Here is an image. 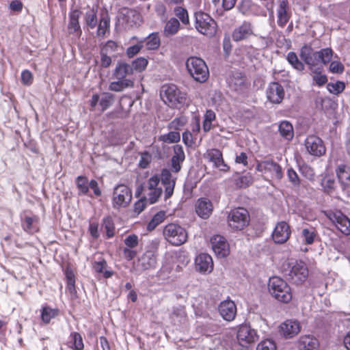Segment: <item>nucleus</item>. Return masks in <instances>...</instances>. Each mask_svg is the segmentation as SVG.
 <instances>
[{
	"label": "nucleus",
	"instance_id": "37",
	"mask_svg": "<svg viewBox=\"0 0 350 350\" xmlns=\"http://www.w3.org/2000/svg\"><path fill=\"white\" fill-rule=\"evenodd\" d=\"M98 8H92L88 10L84 15V23L88 29H94L98 23Z\"/></svg>",
	"mask_w": 350,
	"mask_h": 350
},
{
	"label": "nucleus",
	"instance_id": "50",
	"mask_svg": "<svg viewBox=\"0 0 350 350\" xmlns=\"http://www.w3.org/2000/svg\"><path fill=\"white\" fill-rule=\"evenodd\" d=\"M321 186L323 191L329 194L332 193L335 188V181L332 177L326 176L321 180Z\"/></svg>",
	"mask_w": 350,
	"mask_h": 350
},
{
	"label": "nucleus",
	"instance_id": "32",
	"mask_svg": "<svg viewBox=\"0 0 350 350\" xmlns=\"http://www.w3.org/2000/svg\"><path fill=\"white\" fill-rule=\"evenodd\" d=\"M319 343L318 340L311 336H303L298 341L299 350H319Z\"/></svg>",
	"mask_w": 350,
	"mask_h": 350
},
{
	"label": "nucleus",
	"instance_id": "11",
	"mask_svg": "<svg viewBox=\"0 0 350 350\" xmlns=\"http://www.w3.org/2000/svg\"><path fill=\"white\" fill-rule=\"evenodd\" d=\"M132 200V191L125 185H118L113 192L112 203L115 208L126 207Z\"/></svg>",
	"mask_w": 350,
	"mask_h": 350
},
{
	"label": "nucleus",
	"instance_id": "39",
	"mask_svg": "<svg viewBox=\"0 0 350 350\" xmlns=\"http://www.w3.org/2000/svg\"><path fill=\"white\" fill-rule=\"evenodd\" d=\"M59 314V310L57 308H51L45 306L41 310V319L45 324H49L52 319H54Z\"/></svg>",
	"mask_w": 350,
	"mask_h": 350
},
{
	"label": "nucleus",
	"instance_id": "4",
	"mask_svg": "<svg viewBox=\"0 0 350 350\" xmlns=\"http://www.w3.org/2000/svg\"><path fill=\"white\" fill-rule=\"evenodd\" d=\"M185 66L188 73L196 81L204 83L209 77V70L204 59L196 56L187 58Z\"/></svg>",
	"mask_w": 350,
	"mask_h": 350
},
{
	"label": "nucleus",
	"instance_id": "5",
	"mask_svg": "<svg viewBox=\"0 0 350 350\" xmlns=\"http://www.w3.org/2000/svg\"><path fill=\"white\" fill-rule=\"evenodd\" d=\"M160 95L164 103L172 108H177L185 104L187 100V94L174 84L163 85Z\"/></svg>",
	"mask_w": 350,
	"mask_h": 350
},
{
	"label": "nucleus",
	"instance_id": "36",
	"mask_svg": "<svg viewBox=\"0 0 350 350\" xmlns=\"http://www.w3.org/2000/svg\"><path fill=\"white\" fill-rule=\"evenodd\" d=\"M179 21L176 18H171L164 26L163 33L165 37H170L175 35L180 29Z\"/></svg>",
	"mask_w": 350,
	"mask_h": 350
},
{
	"label": "nucleus",
	"instance_id": "29",
	"mask_svg": "<svg viewBox=\"0 0 350 350\" xmlns=\"http://www.w3.org/2000/svg\"><path fill=\"white\" fill-rule=\"evenodd\" d=\"M81 14V11L77 9L70 12L68 25V30L70 34L75 33L78 36H80L82 34V31L79 24Z\"/></svg>",
	"mask_w": 350,
	"mask_h": 350
},
{
	"label": "nucleus",
	"instance_id": "63",
	"mask_svg": "<svg viewBox=\"0 0 350 350\" xmlns=\"http://www.w3.org/2000/svg\"><path fill=\"white\" fill-rule=\"evenodd\" d=\"M160 182V177L157 174H154L148 180V189H161L160 187H158V185Z\"/></svg>",
	"mask_w": 350,
	"mask_h": 350
},
{
	"label": "nucleus",
	"instance_id": "57",
	"mask_svg": "<svg viewBox=\"0 0 350 350\" xmlns=\"http://www.w3.org/2000/svg\"><path fill=\"white\" fill-rule=\"evenodd\" d=\"M140 159L139 161V166L142 169L147 168L152 161V154L148 151L140 152Z\"/></svg>",
	"mask_w": 350,
	"mask_h": 350
},
{
	"label": "nucleus",
	"instance_id": "21",
	"mask_svg": "<svg viewBox=\"0 0 350 350\" xmlns=\"http://www.w3.org/2000/svg\"><path fill=\"white\" fill-rule=\"evenodd\" d=\"M254 35L253 27L250 22L244 21L236 27L232 33V38L234 42H241L248 39Z\"/></svg>",
	"mask_w": 350,
	"mask_h": 350
},
{
	"label": "nucleus",
	"instance_id": "24",
	"mask_svg": "<svg viewBox=\"0 0 350 350\" xmlns=\"http://www.w3.org/2000/svg\"><path fill=\"white\" fill-rule=\"evenodd\" d=\"M160 180L165 187L164 198L167 200L172 197L176 185V179L172 178L170 170L164 168L161 170Z\"/></svg>",
	"mask_w": 350,
	"mask_h": 350
},
{
	"label": "nucleus",
	"instance_id": "51",
	"mask_svg": "<svg viewBox=\"0 0 350 350\" xmlns=\"http://www.w3.org/2000/svg\"><path fill=\"white\" fill-rule=\"evenodd\" d=\"M345 89V84L344 82L338 81L336 83H329L327 84V90L329 92L334 94H338L342 93Z\"/></svg>",
	"mask_w": 350,
	"mask_h": 350
},
{
	"label": "nucleus",
	"instance_id": "44",
	"mask_svg": "<svg viewBox=\"0 0 350 350\" xmlns=\"http://www.w3.org/2000/svg\"><path fill=\"white\" fill-rule=\"evenodd\" d=\"M165 218V211H159L154 214L151 220L147 224V230L148 231H152L154 230L160 224H161Z\"/></svg>",
	"mask_w": 350,
	"mask_h": 350
},
{
	"label": "nucleus",
	"instance_id": "55",
	"mask_svg": "<svg viewBox=\"0 0 350 350\" xmlns=\"http://www.w3.org/2000/svg\"><path fill=\"white\" fill-rule=\"evenodd\" d=\"M143 46H144L143 41L142 40L139 41L137 44L131 46L126 49V55L129 58L133 57L135 55H136L141 51Z\"/></svg>",
	"mask_w": 350,
	"mask_h": 350
},
{
	"label": "nucleus",
	"instance_id": "54",
	"mask_svg": "<svg viewBox=\"0 0 350 350\" xmlns=\"http://www.w3.org/2000/svg\"><path fill=\"white\" fill-rule=\"evenodd\" d=\"M299 172L301 174L306 177L308 180H313L314 177V170L308 164L303 163L299 165Z\"/></svg>",
	"mask_w": 350,
	"mask_h": 350
},
{
	"label": "nucleus",
	"instance_id": "2",
	"mask_svg": "<svg viewBox=\"0 0 350 350\" xmlns=\"http://www.w3.org/2000/svg\"><path fill=\"white\" fill-rule=\"evenodd\" d=\"M300 57L307 64L310 70L321 62L323 64H328L333 55V51L329 48L323 49L319 51H315L312 46L305 44L300 49Z\"/></svg>",
	"mask_w": 350,
	"mask_h": 350
},
{
	"label": "nucleus",
	"instance_id": "48",
	"mask_svg": "<svg viewBox=\"0 0 350 350\" xmlns=\"http://www.w3.org/2000/svg\"><path fill=\"white\" fill-rule=\"evenodd\" d=\"M174 13L183 25H189V14L186 8L177 6L174 9Z\"/></svg>",
	"mask_w": 350,
	"mask_h": 350
},
{
	"label": "nucleus",
	"instance_id": "31",
	"mask_svg": "<svg viewBox=\"0 0 350 350\" xmlns=\"http://www.w3.org/2000/svg\"><path fill=\"white\" fill-rule=\"evenodd\" d=\"M110 17L107 14L100 16L99 22L97 23L96 36L105 38L110 34Z\"/></svg>",
	"mask_w": 350,
	"mask_h": 350
},
{
	"label": "nucleus",
	"instance_id": "7",
	"mask_svg": "<svg viewBox=\"0 0 350 350\" xmlns=\"http://www.w3.org/2000/svg\"><path fill=\"white\" fill-rule=\"evenodd\" d=\"M227 221L232 230L241 231L249 226L250 215L245 208L237 207L228 213Z\"/></svg>",
	"mask_w": 350,
	"mask_h": 350
},
{
	"label": "nucleus",
	"instance_id": "27",
	"mask_svg": "<svg viewBox=\"0 0 350 350\" xmlns=\"http://www.w3.org/2000/svg\"><path fill=\"white\" fill-rule=\"evenodd\" d=\"M300 332V325L297 321L287 320L280 326V332L285 338H291Z\"/></svg>",
	"mask_w": 350,
	"mask_h": 350
},
{
	"label": "nucleus",
	"instance_id": "23",
	"mask_svg": "<svg viewBox=\"0 0 350 350\" xmlns=\"http://www.w3.org/2000/svg\"><path fill=\"white\" fill-rule=\"evenodd\" d=\"M205 157L208 159L209 161L213 163L214 166L220 171L226 172L230 170V167L225 163L222 152L216 148L208 150Z\"/></svg>",
	"mask_w": 350,
	"mask_h": 350
},
{
	"label": "nucleus",
	"instance_id": "56",
	"mask_svg": "<svg viewBox=\"0 0 350 350\" xmlns=\"http://www.w3.org/2000/svg\"><path fill=\"white\" fill-rule=\"evenodd\" d=\"M314 72L312 76V79L314 81V83L319 86H323L327 82V77L325 75L321 73V71L317 70H312Z\"/></svg>",
	"mask_w": 350,
	"mask_h": 350
},
{
	"label": "nucleus",
	"instance_id": "18",
	"mask_svg": "<svg viewBox=\"0 0 350 350\" xmlns=\"http://www.w3.org/2000/svg\"><path fill=\"white\" fill-rule=\"evenodd\" d=\"M211 244L213 252L217 257L225 258L229 254V245L223 236H213L211 239Z\"/></svg>",
	"mask_w": 350,
	"mask_h": 350
},
{
	"label": "nucleus",
	"instance_id": "33",
	"mask_svg": "<svg viewBox=\"0 0 350 350\" xmlns=\"http://www.w3.org/2000/svg\"><path fill=\"white\" fill-rule=\"evenodd\" d=\"M336 173L339 183L344 189L350 186V167L345 164L339 165Z\"/></svg>",
	"mask_w": 350,
	"mask_h": 350
},
{
	"label": "nucleus",
	"instance_id": "53",
	"mask_svg": "<svg viewBox=\"0 0 350 350\" xmlns=\"http://www.w3.org/2000/svg\"><path fill=\"white\" fill-rule=\"evenodd\" d=\"M256 350H277V346L273 340L265 339L258 344Z\"/></svg>",
	"mask_w": 350,
	"mask_h": 350
},
{
	"label": "nucleus",
	"instance_id": "14",
	"mask_svg": "<svg viewBox=\"0 0 350 350\" xmlns=\"http://www.w3.org/2000/svg\"><path fill=\"white\" fill-rule=\"evenodd\" d=\"M304 145L308 153L312 156L321 157L326 152L323 140L315 135L307 136L304 141Z\"/></svg>",
	"mask_w": 350,
	"mask_h": 350
},
{
	"label": "nucleus",
	"instance_id": "30",
	"mask_svg": "<svg viewBox=\"0 0 350 350\" xmlns=\"http://www.w3.org/2000/svg\"><path fill=\"white\" fill-rule=\"evenodd\" d=\"M39 221L40 219L38 215H26L21 220V226L25 232L28 234H33L38 232L40 230Z\"/></svg>",
	"mask_w": 350,
	"mask_h": 350
},
{
	"label": "nucleus",
	"instance_id": "13",
	"mask_svg": "<svg viewBox=\"0 0 350 350\" xmlns=\"http://www.w3.org/2000/svg\"><path fill=\"white\" fill-rule=\"evenodd\" d=\"M256 170L263 174H269L271 178L280 180L283 176L282 167L273 159L258 161Z\"/></svg>",
	"mask_w": 350,
	"mask_h": 350
},
{
	"label": "nucleus",
	"instance_id": "49",
	"mask_svg": "<svg viewBox=\"0 0 350 350\" xmlns=\"http://www.w3.org/2000/svg\"><path fill=\"white\" fill-rule=\"evenodd\" d=\"M180 139V133L174 131H170L166 134L162 135L159 137V140L161 142L168 143V144H172V143H177Z\"/></svg>",
	"mask_w": 350,
	"mask_h": 350
},
{
	"label": "nucleus",
	"instance_id": "47",
	"mask_svg": "<svg viewBox=\"0 0 350 350\" xmlns=\"http://www.w3.org/2000/svg\"><path fill=\"white\" fill-rule=\"evenodd\" d=\"M118 42L109 40H107L106 42L101 44L100 46V52L107 54V55H111L113 53H116L118 51Z\"/></svg>",
	"mask_w": 350,
	"mask_h": 350
},
{
	"label": "nucleus",
	"instance_id": "26",
	"mask_svg": "<svg viewBox=\"0 0 350 350\" xmlns=\"http://www.w3.org/2000/svg\"><path fill=\"white\" fill-rule=\"evenodd\" d=\"M219 312L224 320L231 321L237 314L236 304L231 300L224 301L219 306Z\"/></svg>",
	"mask_w": 350,
	"mask_h": 350
},
{
	"label": "nucleus",
	"instance_id": "61",
	"mask_svg": "<svg viewBox=\"0 0 350 350\" xmlns=\"http://www.w3.org/2000/svg\"><path fill=\"white\" fill-rule=\"evenodd\" d=\"M33 75L32 73L28 70H25L21 72V82L23 85H30L33 83Z\"/></svg>",
	"mask_w": 350,
	"mask_h": 350
},
{
	"label": "nucleus",
	"instance_id": "8",
	"mask_svg": "<svg viewBox=\"0 0 350 350\" xmlns=\"http://www.w3.org/2000/svg\"><path fill=\"white\" fill-rule=\"evenodd\" d=\"M163 235L169 243L175 246L185 243L188 237L187 230L175 223L167 224L163 230Z\"/></svg>",
	"mask_w": 350,
	"mask_h": 350
},
{
	"label": "nucleus",
	"instance_id": "64",
	"mask_svg": "<svg viewBox=\"0 0 350 350\" xmlns=\"http://www.w3.org/2000/svg\"><path fill=\"white\" fill-rule=\"evenodd\" d=\"M122 254L124 259L131 261L136 257L137 252L132 248L125 247L122 250Z\"/></svg>",
	"mask_w": 350,
	"mask_h": 350
},
{
	"label": "nucleus",
	"instance_id": "15",
	"mask_svg": "<svg viewBox=\"0 0 350 350\" xmlns=\"http://www.w3.org/2000/svg\"><path fill=\"white\" fill-rule=\"evenodd\" d=\"M257 333L250 325H241L238 329L237 338L240 345L247 347L257 339Z\"/></svg>",
	"mask_w": 350,
	"mask_h": 350
},
{
	"label": "nucleus",
	"instance_id": "17",
	"mask_svg": "<svg viewBox=\"0 0 350 350\" xmlns=\"http://www.w3.org/2000/svg\"><path fill=\"white\" fill-rule=\"evenodd\" d=\"M283 86L278 82H271L269 84L266 90L267 100L273 104H280L284 97Z\"/></svg>",
	"mask_w": 350,
	"mask_h": 350
},
{
	"label": "nucleus",
	"instance_id": "60",
	"mask_svg": "<svg viewBox=\"0 0 350 350\" xmlns=\"http://www.w3.org/2000/svg\"><path fill=\"white\" fill-rule=\"evenodd\" d=\"M287 176L288 178L289 181L294 186H299L300 185L301 181L298 176V174L293 168L288 169Z\"/></svg>",
	"mask_w": 350,
	"mask_h": 350
},
{
	"label": "nucleus",
	"instance_id": "58",
	"mask_svg": "<svg viewBox=\"0 0 350 350\" xmlns=\"http://www.w3.org/2000/svg\"><path fill=\"white\" fill-rule=\"evenodd\" d=\"M124 243L126 247L129 248H135L139 244V238L138 236L135 234H132L128 235L124 240Z\"/></svg>",
	"mask_w": 350,
	"mask_h": 350
},
{
	"label": "nucleus",
	"instance_id": "38",
	"mask_svg": "<svg viewBox=\"0 0 350 350\" xmlns=\"http://www.w3.org/2000/svg\"><path fill=\"white\" fill-rule=\"evenodd\" d=\"M280 135L288 141H291L294 137L293 125L288 121H282L278 126Z\"/></svg>",
	"mask_w": 350,
	"mask_h": 350
},
{
	"label": "nucleus",
	"instance_id": "28",
	"mask_svg": "<svg viewBox=\"0 0 350 350\" xmlns=\"http://www.w3.org/2000/svg\"><path fill=\"white\" fill-rule=\"evenodd\" d=\"M196 268L200 273H211L213 269V262L211 256L202 253L196 258Z\"/></svg>",
	"mask_w": 350,
	"mask_h": 350
},
{
	"label": "nucleus",
	"instance_id": "46",
	"mask_svg": "<svg viewBox=\"0 0 350 350\" xmlns=\"http://www.w3.org/2000/svg\"><path fill=\"white\" fill-rule=\"evenodd\" d=\"M89 183L86 176H79L76 178V185L79 195H86L89 191Z\"/></svg>",
	"mask_w": 350,
	"mask_h": 350
},
{
	"label": "nucleus",
	"instance_id": "19",
	"mask_svg": "<svg viewBox=\"0 0 350 350\" xmlns=\"http://www.w3.org/2000/svg\"><path fill=\"white\" fill-rule=\"evenodd\" d=\"M113 100V95L109 92H103L100 96L98 94H94L90 100V110H94L98 103H99L100 110L105 111L111 105Z\"/></svg>",
	"mask_w": 350,
	"mask_h": 350
},
{
	"label": "nucleus",
	"instance_id": "34",
	"mask_svg": "<svg viewBox=\"0 0 350 350\" xmlns=\"http://www.w3.org/2000/svg\"><path fill=\"white\" fill-rule=\"evenodd\" d=\"M107 268V262L103 258H100L99 260H95L92 262L93 270L97 273L102 274L106 279L111 278L114 274L113 271Z\"/></svg>",
	"mask_w": 350,
	"mask_h": 350
},
{
	"label": "nucleus",
	"instance_id": "42",
	"mask_svg": "<svg viewBox=\"0 0 350 350\" xmlns=\"http://www.w3.org/2000/svg\"><path fill=\"white\" fill-rule=\"evenodd\" d=\"M102 226L106 231L107 238H112L115 235V224L113 219L111 216H107L103 219Z\"/></svg>",
	"mask_w": 350,
	"mask_h": 350
},
{
	"label": "nucleus",
	"instance_id": "35",
	"mask_svg": "<svg viewBox=\"0 0 350 350\" xmlns=\"http://www.w3.org/2000/svg\"><path fill=\"white\" fill-rule=\"evenodd\" d=\"M142 40L148 51L157 50L161 46V39L158 32L151 33Z\"/></svg>",
	"mask_w": 350,
	"mask_h": 350
},
{
	"label": "nucleus",
	"instance_id": "22",
	"mask_svg": "<svg viewBox=\"0 0 350 350\" xmlns=\"http://www.w3.org/2000/svg\"><path fill=\"white\" fill-rule=\"evenodd\" d=\"M196 214L202 219H206L210 217L213 211L212 202L206 198H200L195 204Z\"/></svg>",
	"mask_w": 350,
	"mask_h": 350
},
{
	"label": "nucleus",
	"instance_id": "6",
	"mask_svg": "<svg viewBox=\"0 0 350 350\" xmlns=\"http://www.w3.org/2000/svg\"><path fill=\"white\" fill-rule=\"evenodd\" d=\"M195 27L201 34L213 38L217 32L218 26L209 14L199 11L195 13Z\"/></svg>",
	"mask_w": 350,
	"mask_h": 350
},
{
	"label": "nucleus",
	"instance_id": "12",
	"mask_svg": "<svg viewBox=\"0 0 350 350\" xmlns=\"http://www.w3.org/2000/svg\"><path fill=\"white\" fill-rule=\"evenodd\" d=\"M287 275L293 283L300 284L308 278V269L303 261H296L290 266V270Z\"/></svg>",
	"mask_w": 350,
	"mask_h": 350
},
{
	"label": "nucleus",
	"instance_id": "20",
	"mask_svg": "<svg viewBox=\"0 0 350 350\" xmlns=\"http://www.w3.org/2000/svg\"><path fill=\"white\" fill-rule=\"evenodd\" d=\"M291 228L285 221L278 222L272 233V239L275 243L282 244L287 241L291 235Z\"/></svg>",
	"mask_w": 350,
	"mask_h": 350
},
{
	"label": "nucleus",
	"instance_id": "1",
	"mask_svg": "<svg viewBox=\"0 0 350 350\" xmlns=\"http://www.w3.org/2000/svg\"><path fill=\"white\" fill-rule=\"evenodd\" d=\"M133 74L130 64L124 62H118L113 72V77L117 81L111 82L109 89L111 91L118 92L126 88H133L134 86L133 80L127 77Z\"/></svg>",
	"mask_w": 350,
	"mask_h": 350
},
{
	"label": "nucleus",
	"instance_id": "16",
	"mask_svg": "<svg viewBox=\"0 0 350 350\" xmlns=\"http://www.w3.org/2000/svg\"><path fill=\"white\" fill-rule=\"evenodd\" d=\"M276 12L278 25L283 28L288 23L292 16L288 0H279Z\"/></svg>",
	"mask_w": 350,
	"mask_h": 350
},
{
	"label": "nucleus",
	"instance_id": "10",
	"mask_svg": "<svg viewBox=\"0 0 350 350\" xmlns=\"http://www.w3.org/2000/svg\"><path fill=\"white\" fill-rule=\"evenodd\" d=\"M159 247V241L157 239L152 241L147 246L146 252L139 259L142 269L148 270L155 267Z\"/></svg>",
	"mask_w": 350,
	"mask_h": 350
},
{
	"label": "nucleus",
	"instance_id": "45",
	"mask_svg": "<svg viewBox=\"0 0 350 350\" xmlns=\"http://www.w3.org/2000/svg\"><path fill=\"white\" fill-rule=\"evenodd\" d=\"M148 65V60L144 57H139L134 59L131 65L132 72H142L144 71Z\"/></svg>",
	"mask_w": 350,
	"mask_h": 350
},
{
	"label": "nucleus",
	"instance_id": "40",
	"mask_svg": "<svg viewBox=\"0 0 350 350\" xmlns=\"http://www.w3.org/2000/svg\"><path fill=\"white\" fill-rule=\"evenodd\" d=\"M70 347L74 350H83L84 344L83 338L79 332H72L70 335Z\"/></svg>",
	"mask_w": 350,
	"mask_h": 350
},
{
	"label": "nucleus",
	"instance_id": "41",
	"mask_svg": "<svg viewBox=\"0 0 350 350\" xmlns=\"http://www.w3.org/2000/svg\"><path fill=\"white\" fill-rule=\"evenodd\" d=\"M317 235L318 232L313 227L304 228L301 231V237L304 239V243L306 245L312 244Z\"/></svg>",
	"mask_w": 350,
	"mask_h": 350
},
{
	"label": "nucleus",
	"instance_id": "25",
	"mask_svg": "<svg viewBox=\"0 0 350 350\" xmlns=\"http://www.w3.org/2000/svg\"><path fill=\"white\" fill-rule=\"evenodd\" d=\"M64 274L66 278V291L68 293L72 300H75L78 298L75 286L76 278L74 271L70 266L68 265L66 267Z\"/></svg>",
	"mask_w": 350,
	"mask_h": 350
},
{
	"label": "nucleus",
	"instance_id": "43",
	"mask_svg": "<svg viewBox=\"0 0 350 350\" xmlns=\"http://www.w3.org/2000/svg\"><path fill=\"white\" fill-rule=\"evenodd\" d=\"M286 59L292 67L297 71L301 72L304 70V64L300 61L295 52L291 51L287 54Z\"/></svg>",
	"mask_w": 350,
	"mask_h": 350
},
{
	"label": "nucleus",
	"instance_id": "59",
	"mask_svg": "<svg viewBox=\"0 0 350 350\" xmlns=\"http://www.w3.org/2000/svg\"><path fill=\"white\" fill-rule=\"evenodd\" d=\"M149 190H150V191L148 193V198H146V199L149 202L150 204H154L156 202H157V200L161 196L162 189H149Z\"/></svg>",
	"mask_w": 350,
	"mask_h": 350
},
{
	"label": "nucleus",
	"instance_id": "62",
	"mask_svg": "<svg viewBox=\"0 0 350 350\" xmlns=\"http://www.w3.org/2000/svg\"><path fill=\"white\" fill-rule=\"evenodd\" d=\"M89 232L92 238L94 239H97L99 236V232H98V223L97 221H90L89 223Z\"/></svg>",
	"mask_w": 350,
	"mask_h": 350
},
{
	"label": "nucleus",
	"instance_id": "9",
	"mask_svg": "<svg viewBox=\"0 0 350 350\" xmlns=\"http://www.w3.org/2000/svg\"><path fill=\"white\" fill-rule=\"evenodd\" d=\"M324 214L341 233L350 234V219L341 211L327 210Z\"/></svg>",
	"mask_w": 350,
	"mask_h": 350
},
{
	"label": "nucleus",
	"instance_id": "52",
	"mask_svg": "<svg viewBox=\"0 0 350 350\" xmlns=\"http://www.w3.org/2000/svg\"><path fill=\"white\" fill-rule=\"evenodd\" d=\"M187 124V118L185 117H178L174 119L172 122L168 124V129L179 131L181 129L183 126H184Z\"/></svg>",
	"mask_w": 350,
	"mask_h": 350
},
{
	"label": "nucleus",
	"instance_id": "3",
	"mask_svg": "<svg viewBox=\"0 0 350 350\" xmlns=\"http://www.w3.org/2000/svg\"><path fill=\"white\" fill-rule=\"evenodd\" d=\"M268 290L270 295L279 302L288 304L293 299V293L291 287L280 277L270 278L268 282Z\"/></svg>",
	"mask_w": 350,
	"mask_h": 350
}]
</instances>
